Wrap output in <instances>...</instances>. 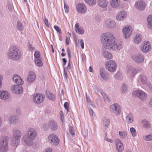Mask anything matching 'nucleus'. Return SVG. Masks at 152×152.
<instances>
[{
	"label": "nucleus",
	"mask_w": 152,
	"mask_h": 152,
	"mask_svg": "<svg viewBox=\"0 0 152 152\" xmlns=\"http://www.w3.org/2000/svg\"><path fill=\"white\" fill-rule=\"evenodd\" d=\"M101 39L102 43L106 49L112 51H119L123 48V44L121 42L117 44L115 38L111 33L103 34Z\"/></svg>",
	"instance_id": "nucleus-1"
},
{
	"label": "nucleus",
	"mask_w": 152,
	"mask_h": 152,
	"mask_svg": "<svg viewBox=\"0 0 152 152\" xmlns=\"http://www.w3.org/2000/svg\"><path fill=\"white\" fill-rule=\"evenodd\" d=\"M27 132V134L23 135L22 140L27 145L31 146L33 144V141L37 136V132L35 128L30 127L28 129Z\"/></svg>",
	"instance_id": "nucleus-2"
},
{
	"label": "nucleus",
	"mask_w": 152,
	"mask_h": 152,
	"mask_svg": "<svg viewBox=\"0 0 152 152\" xmlns=\"http://www.w3.org/2000/svg\"><path fill=\"white\" fill-rule=\"evenodd\" d=\"M7 55L9 58L14 61L19 60L22 56L20 50L14 45L12 46L9 49Z\"/></svg>",
	"instance_id": "nucleus-3"
},
{
	"label": "nucleus",
	"mask_w": 152,
	"mask_h": 152,
	"mask_svg": "<svg viewBox=\"0 0 152 152\" xmlns=\"http://www.w3.org/2000/svg\"><path fill=\"white\" fill-rule=\"evenodd\" d=\"M58 125L57 122L54 120H51L48 121L47 125L45 124L43 126V128L45 130L49 128L52 131H56L58 128Z\"/></svg>",
	"instance_id": "nucleus-4"
},
{
	"label": "nucleus",
	"mask_w": 152,
	"mask_h": 152,
	"mask_svg": "<svg viewBox=\"0 0 152 152\" xmlns=\"http://www.w3.org/2000/svg\"><path fill=\"white\" fill-rule=\"evenodd\" d=\"M106 68L111 72H115L116 70L117 63L113 60H110L106 62L105 63Z\"/></svg>",
	"instance_id": "nucleus-5"
},
{
	"label": "nucleus",
	"mask_w": 152,
	"mask_h": 152,
	"mask_svg": "<svg viewBox=\"0 0 152 152\" xmlns=\"http://www.w3.org/2000/svg\"><path fill=\"white\" fill-rule=\"evenodd\" d=\"M124 38L127 39L130 37L132 33V29L131 26L127 25L124 26L122 29Z\"/></svg>",
	"instance_id": "nucleus-6"
},
{
	"label": "nucleus",
	"mask_w": 152,
	"mask_h": 152,
	"mask_svg": "<svg viewBox=\"0 0 152 152\" xmlns=\"http://www.w3.org/2000/svg\"><path fill=\"white\" fill-rule=\"evenodd\" d=\"M110 113L115 115L120 114L121 111L120 106L117 103H114L111 104L109 107Z\"/></svg>",
	"instance_id": "nucleus-7"
},
{
	"label": "nucleus",
	"mask_w": 152,
	"mask_h": 152,
	"mask_svg": "<svg viewBox=\"0 0 152 152\" xmlns=\"http://www.w3.org/2000/svg\"><path fill=\"white\" fill-rule=\"evenodd\" d=\"M132 94L133 95L136 96L142 101H145L147 99L148 97L146 93L142 90H136L134 91Z\"/></svg>",
	"instance_id": "nucleus-8"
},
{
	"label": "nucleus",
	"mask_w": 152,
	"mask_h": 152,
	"mask_svg": "<svg viewBox=\"0 0 152 152\" xmlns=\"http://www.w3.org/2000/svg\"><path fill=\"white\" fill-rule=\"evenodd\" d=\"M48 140L50 143L55 146L57 145L60 142L58 136L54 134H51L49 135Z\"/></svg>",
	"instance_id": "nucleus-9"
},
{
	"label": "nucleus",
	"mask_w": 152,
	"mask_h": 152,
	"mask_svg": "<svg viewBox=\"0 0 152 152\" xmlns=\"http://www.w3.org/2000/svg\"><path fill=\"white\" fill-rule=\"evenodd\" d=\"M127 16V12L124 10L121 11L119 12L116 15V19L118 22H122L126 18Z\"/></svg>",
	"instance_id": "nucleus-10"
},
{
	"label": "nucleus",
	"mask_w": 152,
	"mask_h": 152,
	"mask_svg": "<svg viewBox=\"0 0 152 152\" xmlns=\"http://www.w3.org/2000/svg\"><path fill=\"white\" fill-rule=\"evenodd\" d=\"M145 3L143 1H138L136 2L134 5V7L139 11L143 10L145 7Z\"/></svg>",
	"instance_id": "nucleus-11"
},
{
	"label": "nucleus",
	"mask_w": 152,
	"mask_h": 152,
	"mask_svg": "<svg viewBox=\"0 0 152 152\" xmlns=\"http://www.w3.org/2000/svg\"><path fill=\"white\" fill-rule=\"evenodd\" d=\"M132 58L134 62L137 64H141L144 60V57L141 53L136 54L132 56Z\"/></svg>",
	"instance_id": "nucleus-12"
},
{
	"label": "nucleus",
	"mask_w": 152,
	"mask_h": 152,
	"mask_svg": "<svg viewBox=\"0 0 152 152\" xmlns=\"http://www.w3.org/2000/svg\"><path fill=\"white\" fill-rule=\"evenodd\" d=\"M44 95L40 94H37L34 95L33 96V101L35 103L39 104L43 101L45 98Z\"/></svg>",
	"instance_id": "nucleus-13"
},
{
	"label": "nucleus",
	"mask_w": 152,
	"mask_h": 152,
	"mask_svg": "<svg viewBox=\"0 0 152 152\" xmlns=\"http://www.w3.org/2000/svg\"><path fill=\"white\" fill-rule=\"evenodd\" d=\"M10 90L14 94H19L23 92V89L21 86L15 85L11 87Z\"/></svg>",
	"instance_id": "nucleus-14"
},
{
	"label": "nucleus",
	"mask_w": 152,
	"mask_h": 152,
	"mask_svg": "<svg viewBox=\"0 0 152 152\" xmlns=\"http://www.w3.org/2000/svg\"><path fill=\"white\" fill-rule=\"evenodd\" d=\"M104 25L109 28H113L116 26L115 22L110 18L106 19L104 22Z\"/></svg>",
	"instance_id": "nucleus-15"
},
{
	"label": "nucleus",
	"mask_w": 152,
	"mask_h": 152,
	"mask_svg": "<svg viewBox=\"0 0 152 152\" xmlns=\"http://www.w3.org/2000/svg\"><path fill=\"white\" fill-rule=\"evenodd\" d=\"M137 70L131 66H128L126 69L127 75L130 77H134L137 73Z\"/></svg>",
	"instance_id": "nucleus-16"
},
{
	"label": "nucleus",
	"mask_w": 152,
	"mask_h": 152,
	"mask_svg": "<svg viewBox=\"0 0 152 152\" xmlns=\"http://www.w3.org/2000/svg\"><path fill=\"white\" fill-rule=\"evenodd\" d=\"M99 72L100 76L103 79L108 80L110 79V77L109 74L104 68L100 69Z\"/></svg>",
	"instance_id": "nucleus-17"
},
{
	"label": "nucleus",
	"mask_w": 152,
	"mask_h": 152,
	"mask_svg": "<svg viewBox=\"0 0 152 152\" xmlns=\"http://www.w3.org/2000/svg\"><path fill=\"white\" fill-rule=\"evenodd\" d=\"M18 120V118L16 115H12L8 117L7 121L10 125H14L16 124Z\"/></svg>",
	"instance_id": "nucleus-18"
},
{
	"label": "nucleus",
	"mask_w": 152,
	"mask_h": 152,
	"mask_svg": "<svg viewBox=\"0 0 152 152\" xmlns=\"http://www.w3.org/2000/svg\"><path fill=\"white\" fill-rule=\"evenodd\" d=\"M76 9L77 11L80 13H84L87 10V8L85 5L82 3H80L76 6Z\"/></svg>",
	"instance_id": "nucleus-19"
},
{
	"label": "nucleus",
	"mask_w": 152,
	"mask_h": 152,
	"mask_svg": "<svg viewBox=\"0 0 152 152\" xmlns=\"http://www.w3.org/2000/svg\"><path fill=\"white\" fill-rule=\"evenodd\" d=\"M36 78V74L33 72H29L27 77L26 80L28 83H31L34 81Z\"/></svg>",
	"instance_id": "nucleus-20"
},
{
	"label": "nucleus",
	"mask_w": 152,
	"mask_h": 152,
	"mask_svg": "<svg viewBox=\"0 0 152 152\" xmlns=\"http://www.w3.org/2000/svg\"><path fill=\"white\" fill-rule=\"evenodd\" d=\"M151 48L150 43L148 42H145L141 48L142 51L144 53H147L150 51Z\"/></svg>",
	"instance_id": "nucleus-21"
},
{
	"label": "nucleus",
	"mask_w": 152,
	"mask_h": 152,
	"mask_svg": "<svg viewBox=\"0 0 152 152\" xmlns=\"http://www.w3.org/2000/svg\"><path fill=\"white\" fill-rule=\"evenodd\" d=\"M12 77L14 82L20 85L23 84V81L19 75L15 74L13 75Z\"/></svg>",
	"instance_id": "nucleus-22"
},
{
	"label": "nucleus",
	"mask_w": 152,
	"mask_h": 152,
	"mask_svg": "<svg viewBox=\"0 0 152 152\" xmlns=\"http://www.w3.org/2000/svg\"><path fill=\"white\" fill-rule=\"evenodd\" d=\"M116 148L118 152H122L124 150V147L122 143L121 140L117 139L116 140Z\"/></svg>",
	"instance_id": "nucleus-23"
},
{
	"label": "nucleus",
	"mask_w": 152,
	"mask_h": 152,
	"mask_svg": "<svg viewBox=\"0 0 152 152\" xmlns=\"http://www.w3.org/2000/svg\"><path fill=\"white\" fill-rule=\"evenodd\" d=\"M10 94L7 91H0V99L3 100L7 99L10 98Z\"/></svg>",
	"instance_id": "nucleus-24"
},
{
	"label": "nucleus",
	"mask_w": 152,
	"mask_h": 152,
	"mask_svg": "<svg viewBox=\"0 0 152 152\" xmlns=\"http://www.w3.org/2000/svg\"><path fill=\"white\" fill-rule=\"evenodd\" d=\"M9 137L7 136H3L0 139V144L8 145Z\"/></svg>",
	"instance_id": "nucleus-25"
},
{
	"label": "nucleus",
	"mask_w": 152,
	"mask_h": 152,
	"mask_svg": "<svg viewBox=\"0 0 152 152\" xmlns=\"http://www.w3.org/2000/svg\"><path fill=\"white\" fill-rule=\"evenodd\" d=\"M141 126L144 128H150L151 124L150 122L146 119H143L141 121Z\"/></svg>",
	"instance_id": "nucleus-26"
},
{
	"label": "nucleus",
	"mask_w": 152,
	"mask_h": 152,
	"mask_svg": "<svg viewBox=\"0 0 152 152\" xmlns=\"http://www.w3.org/2000/svg\"><path fill=\"white\" fill-rule=\"evenodd\" d=\"M75 29L76 32L80 34H83L84 32V29L81 28L79 27V26L78 23H76L75 25Z\"/></svg>",
	"instance_id": "nucleus-27"
},
{
	"label": "nucleus",
	"mask_w": 152,
	"mask_h": 152,
	"mask_svg": "<svg viewBox=\"0 0 152 152\" xmlns=\"http://www.w3.org/2000/svg\"><path fill=\"white\" fill-rule=\"evenodd\" d=\"M120 0H111L110 4L113 8H116L119 7L120 5Z\"/></svg>",
	"instance_id": "nucleus-28"
},
{
	"label": "nucleus",
	"mask_w": 152,
	"mask_h": 152,
	"mask_svg": "<svg viewBox=\"0 0 152 152\" xmlns=\"http://www.w3.org/2000/svg\"><path fill=\"white\" fill-rule=\"evenodd\" d=\"M12 135L14 137L20 138L22 136V134L19 130L15 129L13 131Z\"/></svg>",
	"instance_id": "nucleus-29"
},
{
	"label": "nucleus",
	"mask_w": 152,
	"mask_h": 152,
	"mask_svg": "<svg viewBox=\"0 0 152 152\" xmlns=\"http://www.w3.org/2000/svg\"><path fill=\"white\" fill-rule=\"evenodd\" d=\"M98 5L102 8L106 7L108 4V2L106 0H98Z\"/></svg>",
	"instance_id": "nucleus-30"
},
{
	"label": "nucleus",
	"mask_w": 152,
	"mask_h": 152,
	"mask_svg": "<svg viewBox=\"0 0 152 152\" xmlns=\"http://www.w3.org/2000/svg\"><path fill=\"white\" fill-rule=\"evenodd\" d=\"M142 37L141 35L139 34H137L134 39V42L137 44H139L142 41Z\"/></svg>",
	"instance_id": "nucleus-31"
},
{
	"label": "nucleus",
	"mask_w": 152,
	"mask_h": 152,
	"mask_svg": "<svg viewBox=\"0 0 152 152\" xmlns=\"http://www.w3.org/2000/svg\"><path fill=\"white\" fill-rule=\"evenodd\" d=\"M20 139V138L13 137L11 141L12 145L14 147L18 146L19 143Z\"/></svg>",
	"instance_id": "nucleus-32"
},
{
	"label": "nucleus",
	"mask_w": 152,
	"mask_h": 152,
	"mask_svg": "<svg viewBox=\"0 0 152 152\" xmlns=\"http://www.w3.org/2000/svg\"><path fill=\"white\" fill-rule=\"evenodd\" d=\"M138 81L139 82H141L142 84H145L147 82V79L145 75L141 74L139 76Z\"/></svg>",
	"instance_id": "nucleus-33"
},
{
	"label": "nucleus",
	"mask_w": 152,
	"mask_h": 152,
	"mask_svg": "<svg viewBox=\"0 0 152 152\" xmlns=\"http://www.w3.org/2000/svg\"><path fill=\"white\" fill-rule=\"evenodd\" d=\"M147 22L148 27L152 29V15H150L148 16Z\"/></svg>",
	"instance_id": "nucleus-34"
},
{
	"label": "nucleus",
	"mask_w": 152,
	"mask_h": 152,
	"mask_svg": "<svg viewBox=\"0 0 152 152\" xmlns=\"http://www.w3.org/2000/svg\"><path fill=\"white\" fill-rule=\"evenodd\" d=\"M133 121V115L132 113H129L126 117V121L129 124L132 123Z\"/></svg>",
	"instance_id": "nucleus-35"
},
{
	"label": "nucleus",
	"mask_w": 152,
	"mask_h": 152,
	"mask_svg": "<svg viewBox=\"0 0 152 152\" xmlns=\"http://www.w3.org/2000/svg\"><path fill=\"white\" fill-rule=\"evenodd\" d=\"M119 137L121 138L125 139L127 135V132L125 131H120L118 132Z\"/></svg>",
	"instance_id": "nucleus-36"
},
{
	"label": "nucleus",
	"mask_w": 152,
	"mask_h": 152,
	"mask_svg": "<svg viewBox=\"0 0 152 152\" xmlns=\"http://www.w3.org/2000/svg\"><path fill=\"white\" fill-rule=\"evenodd\" d=\"M103 56L107 60L112 59L113 57L112 55L110 52L107 51L104 52Z\"/></svg>",
	"instance_id": "nucleus-37"
},
{
	"label": "nucleus",
	"mask_w": 152,
	"mask_h": 152,
	"mask_svg": "<svg viewBox=\"0 0 152 152\" xmlns=\"http://www.w3.org/2000/svg\"><path fill=\"white\" fill-rule=\"evenodd\" d=\"M8 149V145L0 144V152H6Z\"/></svg>",
	"instance_id": "nucleus-38"
},
{
	"label": "nucleus",
	"mask_w": 152,
	"mask_h": 152,
	"mask_svg": "<svg viewBox=\"0 0 152 152\" xmlns=\"http://www.w3.org/2000/svg\"><path fill=\"white\" fill-rule=\"evenodd\" d=\"M34 62L36 65L39 67H41L43 66V63L42 62V59H34Z\"/></svg>",
	"instance_id": "nucleus-39"
},
{
	"label": "nucleus",
	"mask_w": 152,
	"mask_h": 152,
	"mask_svg": "<svg viewBox=\"0 0 152 152\" xmlns=\"http://www.w3.org/2000/svg\"><path fill=\"white\" fill-rule=\"evenodd\" d=\"M17 29L20 31H22L24 29V26L22 23L20 21H18L16 26Z\"/></svg>",
	"instance_id": "nucleus-40"
},
{
	"label": "nucleus",
	"mask_w": 152,
	"mask_h": 152,
	"mask_svg": "<svg viewBox=\"0 0 152 152\" xmlns=\"http://www.w3.org/2000/svg\"><path fill=\"white\" fill-rule=\"evenodd\" d=\"M46 96L50 100H54L56 98L55 96L53 94L49 92H47Z\"/></svg>",
	"instance_id": "nucleus-41"
},
{
	"label": "nucleus",
	"mask_w": 152,
	"mask_h": 152,
	"mask_svg": "<svg viewBox=\"0 0 152 152\" xmlns=\"http://www.w3.org/2000/svg\"><path fill=\"white\" fill-rule=\"evenodd\" d=\"M84 1L86 3L90 6L94 5L96 3V0H84Z\"/></svg>",
	"instance_id": "nucleus-42"
},
{
	"label": "nucleus",
	"mask_w": 152,
	"mask_h": 152,
	"mask_svg": "<svg viewBox=\"0 0 152 152\" xmlns=\"http://www.w3.org/2000/svg\"><path fill=\"white\" fill-rule=\"evenodd\" d=\"M143 138L145 140L151 141L152 140V134L147 135H144L143 136Z\"/></svg>",
	"instance_id": "nucleus-43"
},
{
	"label": "nucleus",
	"mask_w": 152,
	"mask_h": 152,
	"mask_svg": "<svg viewBox=\"0 0 152 152\" xmlns=\"http://www.w3.org/2000/svg\"><path fill=\"white\" fill-rule=\"evenodd\" d=\"M34 59H37L42 58L40 57V53L38 51H36L35 52L34 54Z\"/></svg>",
	"instance_id": "nucleus-44"
},
{
	"label": "nucleus",
	"mask_w": 152,
	"mask_h": 152,
	"mask_svg": "<svg viewBox=\"0 0 152 152\" xmlns=\"http://www.w3.org/2000/svg\"><path fill=\"white\" fill-rule=\"evenodd\" d=\"M130 130L132 136L133 137H135L137 135V133L135 129L133 127H131Z\"/></svg>",
	"instance_id": "nucleus-45"
},
{
	"label": "nucleus",
	"mask_w": 152,
	"mask_h": 152,
	"mask_svg": "<svg viewBox=\"0 0 152 152\" xmlns=\"http://www.w3.org/2000/svg\"><path fill=\"white\" fill-rule=\"evenodd\" d=\"M114 77L117 80H120L122 79V75L118 72L115 74Z\"/></svg>",
	"instance_id": "nucleus-46"
},
{
	"label": "nucleus",
	"mask_w": 152,
	"mask_h": 152,
	"mask_svg": "<svg viewBox=\"0 0 152 152\" xmlns=\"http://www.w3.org/2000/svg\"><path fill=\"white\" fill-rule=\"evenodd\" d=\"M127 89V86L125 84L122 85L121 88V91L122 93H124L126 92Z\"/></svg>",
	"instance_id": "nucleus-47"
},
{
	"label": "nucleus",
	"mask_w": 152,
	"mask_h": 152,
	"mask_svg": "<svg viewBox=\"0 0 152 152\" xmlns=\"http://www.w3.org/2000/svg\"><path fill=\"white\" fill-rule=\"evenodd\" d=\"M105 126L107 127L110 124V119L108 118H105L103 120Z\"/></svg>",
	"instance_id": "nucleus-48"
},
{
	"label": "nucleus",
	"mask_w": 152,
	"mask_h": 152,
	"mask_svg": "<svg viewBox=\"0 0 152 152\" xmlns=\"http://www.w3.org/2000/svg\"><path fill=\"white\" fill-rule=\"evenodd\" d=\"M146 87L150 91L152 90V85L149 82H147L145 84Z\"/></svg>",
	"instance_id": "nucleus-49"
},
{
	"label": "nucleus",
	"mask_w": 152,
	"mask_h": 152,
	"mask_svg": "<svg viewBox=\"0 0 152 152\" xmlns=\"http://www.w3.org/2000/svg\"><path fill=\"white\" fill-rule=\"evenodd\" d=\"M54 28L57 31V32L59 33L60 34H61L62 33L61 29L58 26L55 25L54 26Z\"/></svg>",
	"instance_id": "nucleus-50"
},
{
	"label": "nucleus",
	"mask_w": 152,
	"mask_h": 152,
	"mask_svg": "<svg viewBox=\"0 0 152 152\" xmlns=\"http://www.w3.org/2000/svg\"><path fill=\"white\" fill-rule=\"evenodd\" d=\"M69 131L72 135L73 136L75 135V132L73 130V128L72 126H70L69 127Z\"/></svg>",
	"instance_id": "nucleus-51"
},
{
	"label": "nucleus",
	"mask_w": 152,
	"mask_h": 152,
	"mask_svg": "<svg viewBox=\"0 0 152 152\" xmlns=\"http://www.w3.org/2000/svg\"><path fill=\"white\" fill-rule=\"evenodd\" d=\"M64 78L66 80L67 79L68 77V75L67 74V73L66 71H65V68L64 67Z\"/></svg>",
	"instance_id": "nucleus-52"
},
{
	"label": "nucleus",
	"mask_w": 152,
	"mask_h": 152,
	"mask_svg": "<svg viewBox=\"0 0 152 152\" xmlns=\"http://www.w3.org/2000/svg\"><path fill=\"white\" fill-rule=\"evenodd\" d=\"M43 19L45 25L47 26L48 28H49L50 25H49V23L48 22V19H46L45 17L44 18H43Z\"/></svg>",
	"instance_id": "nucleus-53"
},
{
	"label": "nucleus",
	"mask_w": 152,
	"mask_h": 152,
	"mask_svg": "<svg viewBox=\"0 0 152 152\" xmlns=\"http://www.w3.org/2000/svg\"><path fill=\"white\" fill-rule=\"evenodd\" d=\"M79 41L80 42V46L81 47V48L82 49L84 48V42L83 40V39H80L79 40Z\"/></svg>",
	"instance_id": "nucleus-54"
},
{
	"label": "nucleus",
	"mask_w": 152,
	"mask_h": 152,
	"mask_svg": "<svg viewBox=\"0 0 152 152\" xmlns=\"http://www.w3.org/2000/svg\"><path fill=\"white\" fill-rule=\"evenodd\" d=\"M28 48L31 51H32L34 50V48L33 47L32 45L30 43L28 44Z\"/></svg>",
	"instance_id": "nucleus-55"
},
{
	"label": "nucleus",
	"mask_w": 152,
	"mask_h": 152,
	"mask_svg": "<svg viewBox=\"0 0 152 152\" xmlns=\"http://www.w3.org/2000/svg\"><path fill=\"white\" fill-rule=\"evenodd\" d=\"M69 104L68 103L66 102L64 104V107L65 109H66L68 112L69 111V109L68 108Z\"/></svg>",
	"instance_id": "nucleus-56"
},
{
	"label": "nucleus",
	"mask_w": 152,
	"mask_h": 152,
	"mask_svg": "<svg viewBox=\"0 0 152 152\" xmlns=\"http://www.w3.org/2000/svg\"><path fill=\"white\" fill-rule=\"evenodd\" d=\"M104 96L103 95V94H102V95L103 96L104 100H105V101L106 102H108L109 100V99L108 98V96L106 95V94H104Z\"/></svg>",
	"instance_id": "nucleus-57"
},
{
	"label": "nucleus",
	"mask_w": 152,
	"mask_h": 152,
	"mask_svg": "<svg viewBox=\"0 0 152 152\" xmlns=\"http://www.w3.org/2000/svg\"><path fill=\"white\" fill-rule=\"evenodd\" d=\"M67 53L68 55V56L69 58H70L71 57V52L69 48H68L67 50Z\"/></svg>",
	"instance_id": "nucleus-58"
},
{
	"label": "nucleus",
	"mask_w": 152,
	"mask_h": 152,
	"mask_svg": "<svg viewBox=\"0 0 152 152\" xmlns=\"http://www.w3.org/2000/svg\"><path fill=\"white\" fill-rule=\"evenodd\" d=\"M148 106L150 107H152V97H151L149 99L148 102Z\"/></svg>",
	"instance_id": "nucleus-59"
},
{
	"label": "nucleus",
	"mask_w": 152,
	"mask_h": 152,
	"mask_svg": "<svg viewBox=\"0 0 152 152\" xmlns=\"http://www.w3.org/2000/svg\"><path fill=\"white\" fill-rule=\"evenodd\" d=\"M104 139L105 140L110 143H112L113 142V140L110 139L108 138L107 137H105Z\"/></svg>",
	"instance_id": "nucleus-60"
},
{
	"label": "nucleus",
	"mask_w": 152,
	"mask_h": 152,
	"mask_svg": "<svg viewBox=\"0 0 152 152\" xmlns=\"http://www.w3.org/2000/svg\"><path fill=\"white\" fill-rule=\"evenodd\" d=\"M70 38L69 37H66V43L67 45H68L69 44V40Z\"/></svg>",
	"instance_id": "nucleus-61"
},
{
	"label": "nucleus",
	"mask_w": 152,
	"mask_h": 152,
	"mask_svg": "<svg viewBox=\"0 0 152 152\" xmlns=\"http://www.w3.org/2000/svg\"><path fill=\"white\" fill-rule=\"evenodd\" d=\"M64 9H65V11L66 13H67L69 11V7L66 6L65 4H64Z\"/></svg>",
	"instance_id": "nucleus-62"
},
{
	"label": "nucleus",
	"mask_w": 152,
	"mask_h": 152,
	"mask_svg": "<svg viewBox=\"0 0 152 152\" xmlns=\"http://www.w3.org/2000/svg\"><path fill=\"white\" fill-rule=\"evenodd\" d=\"M81 57L82 58V60L83 61H84L86 60V56L85 55L83 54H82L81 55Z\"/></svg>",
	"instance_id": "nucleus-63"
},
{
	"label": "nucleus",
	"mask_w": 152,
	"mask_h": 152,
	"mask_svg": "<svg viewBox=\"0 0 152 152\" xmlns=\"http://www.w3.org/2000/svg\"><path fill=\"white\" fill-rule=\"evenodd\" d=\"M44 152H52V149L50 148L46 149Z\"/></svg>",
	"instance_id": "nucleus-64"
}]
</instances>
